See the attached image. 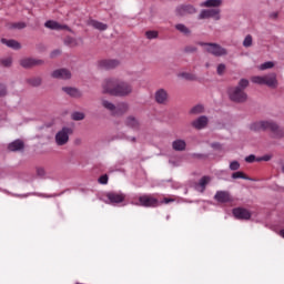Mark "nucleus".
<instances>
[{
  "instance_id": "nucleus-30",
  "label": "nucleus",
  "mask_w": 284,
  "mask_h": 284,
  "mask_svg": "<svg viewBox=\"0 0 284 284\" xmlns=\"http://www.w3.org/2000/svg\"><path fill=\"white\" fill-rule=\"evenodd\" d=\"M242 45L244 48H252V45H254V38H252V36L247 34L243 42H242Z\"/></svg>"
},
{
  "instance_id": "nucleus-26",
  "label": "nucleus",
  "mask_w": 284,
  "mask_h": 284,
  "mask_svg": "<svg viewBox=\"0 0 284 284\" xmlns=\"http://www.w3.org/2000/svg\"><path fill=\"white\" fill-rule=\"evenodd\" d=\"M212 181L210 176H204L200 180L199 184L196 185L197 192H203L205 190V186Z\"/></svg>"
},
{
  "instance_id": "nucleus-5",
  "label": "nucleus",
  "mask_w": 284,
  "mask_h": 284,
  "mask_svg": "<svg viewBox=\"0 0 284 284\" xmlns=\"http://www.w3.org/2000/svg\"><path fill=\"white\" fill-rule=\"evenodd\" d=\"M229 99L234 101L235 103H245L247 101V93L242 89H237L236 87H231L227 90Z\"/></svg>"
},
{
  "instance_id": "nucleus-34",
  "label": "nucleus",
  "mask_w": 284,
  "mask_h": 284,
  "mask_svg": "<svg viewBox=\"0 0 284 284\" xmlns=\"http://www.w3.org/2000/svg\"><path fill=\"white\" fill-rule=\"evenodd\" d=\"M232 179H244V181H252L250 176L245 175V173L237 171L232 174Z\"/></svg>"
},
{
  "instance_id": "nucleus-25",
  "label": "nucleus",
  "mask_w": 284,
  "mask_h": 284,
  "mask_svg": "<svg viewBox=\"0 0 284 284\" xmlns=\"http://www.w3.org/2000/svg\"><path fill=\"white\" fill-rule=\"evenodd\" d=\"M89 26H91V28H94L95 30H100V32L108 30V24L99 22L97 20H90Z\"/></svg>"
},
{
  "instance_id": "nucleus-29",
  "label": "nucleus",
  "mask_w": 284,
  "mask_h": 284,
  "mask_svg": "<svg viewBox=\"0 0 284 284\" xmlns=\"http://www.w3.org/2000/svg\"><path fill=\"white\" fill-rule=\"evenodd\" d=\"M71 119L72 121H83V119H85V113L81 111H74L71 114Z\"/></svg>"
},
{
  "instance_id": "nucleus-27",
  "label": "nucleus",
  "mask_w": 284,
  "mask_h": 284,
  "mask_svg": "<svg viewBox=\"0 0 284 284\" xmlns=\"http://www.w3.org/2000/svg\"><path fill=\"white\" fill-rule=\"evenodd\" d=\"M179 79H185V81H194L196 79V75H194V73H190V72H179L178 73Z\"/></svg>"
},
{
  "instance_id": "nucleus-2",
  "label": "nucleus",
  "mask_w": 284,
  "mask_h": 284,
  "mask_svg": "<svg viewBox=\"0 0 284 284\" xmlns=\"http://www.w3.org/2000/svg\"><path fill=\"white\" fill-rule=\"evenodd\" d=\"M250 130L253 132H258L261 130H270L275 139H283L284 131L278 126V123L274 122V120H260L252 122L250 124Z\"/></svg>"
},
{
  "instance_id": "nucleus-10",
  "label": "nucleus",
  "mask_w": 284,
  "mask_h": 284,
  "mask_svg": "<svg viewBox=\"0 0 284 284\" xmlns=\"http://www.w3.org/2000/svg\"><path fill=\"white\" fill-rule=\"evenodd\" d=\"M154 100L159 105H168L170 103V93L163 88L158 89L154 92Z\"/></svg>"
},
{
  "instance_id": "nucleus-9",
  "label": "nucleus",
  "mask_w": 284,
  "mask_h": 284,
  "mask_svg": "<svg viewBox=\"0 0 284 284\" xmlns=\"http://www.w3.org/2000/svg\"><path fill=\"white\" fill-rule=\"evenodd\" d=\"M205 50L213 57H227V49L223 48L221 44L206 43Z\"/></svg>"
},
{
  "instance_id": "nucleus-51",
  "label": "nucleus",
  "mask_w": 284,
  "mask_h": 284,
  "mask_svg": "<svg viewBox=\"0 0 284 284\" xmlns=\"http://www.w3.org/2000/svg\"><path fill=\"white\" fill-rule=\"evenodd\" d=\"M20 28H26V24H22Z\"/></svg>"
},
{
  "instance_id": "nucleus-45",
  "label": "nucleus",
  "mask_w": 284,
  "mask_h": 284,
  "mask_svg": "<svg viewBox=\"0 0 284 284\" xmlns=\"http://www.w3.org/2000/svg\"><path fill=\"white\" fill-rule=\"evenodd\" d=\"M272 159V156L270 155H264L262 158H257V162H261V161H270Z\"/></svg>"
},
{
  "instance_id": "nucleus-36",
  "label": "nucleus",
  "mask_w": 284,
  "mask_h": 284,
  "mask_svg": "<svg viewBox=\"0 0 284 284\" xmlns=\"http://www.w3.org/2000/svg\"><path fill=\"white\" fill-rule=\"evenodd\" d=\"M229 169L232 172H236V170H241V163L239 161H236V160L231 161L230 164H229Z\"/></svg>"
},
{
  "instance_id": "nucleus-39",
  "label": "nucleus",
  "mask_w": 284,
  "mask_h": 284,
  "mask_svg": "<svg viewBox=\"0 0 284 284\" xmlns=\"http://www.w3.org/2000/svg\"><path fill=\"white\" fill-rule=\"evenodd\" d=\"M1 64L4 67V68H10V65H12V58L9 57V58H4L1 60Z\"/></svg>"
},
{
  "instance_id": "nucleus-38",
  "label": "nucleus",
  "mask_w": 284,
  "mask_h": 284,
  "mask_svg": "<svg viewBox=\"0 0 284 284\" xmlns=\"http://www.w3.org/2000/svg\"><path fill=\"white\" fill-rule=\"evenodd\" d=\"M175 29H178L179 32H182V34H190V29L185 27V24H175Z\"/></svg>"
},
{
  "instance_id": "nucleus-4",
  "label": "nucleus",
  "mask_w": 284,
  "mask_h": 284,
  "mask_svg": "<svg viewBox=\"0 0 284 284\" xmlns=\"http://www.w3.org/2000/svg\"><path fill=\"white\" fill-rule=\"evenodd\" d=\"M119 79L118 78H106L103 80L101 88L102 94H110V97H114L116 91Z\"/></svg>"
},
{
  "instance_id": "nucleus-47",
  "label": "nucleus",
  "mask_w": 284,
  "mask_h": 284,
  "mask_svg": "<svg viewBox=\"0 0 284 284\" xmlns=\"http://www.w3.org/2000/svg\"><path fill=\"white\" fill-rule=\"evenodd\" d=\"M38 175L39 176H45V170H43V169H38Z\"/></svg>"
},
{
  "instance_id": "nucleus-24",
  "label": "nucleus",
  "mask_w": 284,
  "mask_h": 284,
  "mask_svg": "<svg viewBox=\"0 0 284 284\" xmlns=\"http://www.w3.org/2000/svg\"><path fill=\"white\" fill-rule=\"evenodd\" d=\"M8 149L10 150V152H19V150H23V141L16 140L9 143Z\"/></svg>"
},
{
  "instance_id": "nucleus-14",
  "label": "nucleus",
  "mask_w": 284,
  "mask_h": 284,
  "mask_svg": "<svg viewBox=\"0 0 284 284\" xmlns=\"http://www.w3.org/2000/svg\"><path fill=\"white\" fill-rule=\"evenodd\" d=\"M53 79H63L68 81V79H72V73L68 69H57L51 73Z\"/></svg>"
},
{
  "instance_id": "nucleus-11",
  "label": "nucleus",
  "mask_w": 284,
  "mask_h": 284,
  "mask_svg": "<svg viewBox=\"0 0 284 284\" xmlns=\"http://www.w3.org/2000/svg\"><path fill=\"white\" fill-rule=\"evenodd\" d=\"M233 216L239 221H250L252 219V212L244 207H237L233 210Z\"/></svg>"
},
{
  "instance_id": "nucleus-46",
  "label": "nucleus",
  "mask_w": 284,
  "mask_h": 284,
  "mask_svg": "<svg viewBox=\"0 0 284 284\" xmlns=\"http://www.w3.org/2000/svg\"><path fill=\"white\" fill-rule=\"evenodd\" d=\"M270 18L271 19H278V12L274 11V12L270 13Z\"/></svg>"
},
{
  "instance_id": "nucleus-41",
  "label": "nucleus",
  "mask_w": 284,
  "mask_h": 284,
  "mask_svg": "<svg viewBox=\"0 0 284 284\" xmlns=\"http://www.w3.org/2000/svg\"><path fill=\"white\" fill-rule=\"evenodd\" d=\"M146 37L149 39H156V37H159V32H156V31H148L146 32Z\"/></svg>"
},
{
  "instance_id": "nucleus-18",
  "label": "nucleus",
  "mask_w": 284,
  "mask_h": 284,
  "mask_svg": "<svg viewBox=\"0 0 284 284\" xmlns=\"http://www.w3.org/2000/svg\"><path fill=\"white\" fill-rule=\"evenodd\" d=\"M187 148V142L183 139H176L172 142V149L175 152H185V149Z\"/></svg>"
},
{
  "instance_id": "nucleus-8",
  "label": "nucleus",
  "mask_w": 284,
  "mask_h": 284,
  "mask_svg": "<svg viewBox=\"0 0 284 284\" xmlns=\"http://www.w3.org/2000/svg\"><path fill=\"white\" fill-rule=\"evenodd\" d=\"M159 201L150 195H142L139 200H132L131 205H142V207H154L158 205Z\"/></svg>"
},
{
  "instance_id": "nucleus-15",
  "label": "nucleus",
  "mask_w": 284,
  "mask_h": 284,
  "mask_svg": "<svg viewBox=\"0 0 284 284\" xmlns=\"http://www.w3.org/2000/svg\"><path fill=\"white\" fill-rule=\"evenodd\" d=\"M264 85L267 88L276 89L278 88V78L276 73H268L264 75Z\"/></svg>"
},
{
  "instance_id": "nucleus-3",
  "label": "nucleus",
  "mask_w": 284,
  "mask_h": 284,
  "mask_svg": "<svg viewBox=\"0 0 284 284\" xmlns=\"http://www.w3.org/2000/svg\"><path fill=\"white\" fill-rule=\"evenodd\" d=\"M73 132L74 129H72V126H63L54 135L55 145L59 148L68 145L70 142V136H72Z\"/></svg>"
},
{
  "instance_id": "nucleus-1",
  "label": "nucleus",
  "mask_w": 284,
  "mask_h": 284,
  "mask_svg": "<svg viewBox=\"0 0 284 284\" xmlns=\"http://www.w3.org/2000/svg\"><path fill=\"white\" fill-rule=\"evenodd\" d=\"M221 6H223V0H204L200 3V8H211L203 9L199 19H214L215 21L221 20Z\"/></svg>"
},
{
  "instance_id": "nucleus-21",
  "label": "nucleus",
  "mask_w": 284,
  "mask_h": 284,
  "mask_svg": "<svg viewBox=\"0 0 284 284\" xmlns=\"http://www.w3.org/2000/svg\"><path fill=\"white\" fill-rule=\"evenodd\" d=\"M124 123L128 128H131L132 130H139V128H141V123L134 116H128Z\"/></svg>"
},
{
  "instance_id": "nucleus-16",
  "label": "nucleus",
  "mask_w": 284,
  "mask_h": 284,
  "mask_svg": "<svg viewBox=\"0 0 284 284\" xmlns=\"http://www.w3.org/2000/svg\"><path fill=\"white\" fill-rule=\"evenodd\" d=\"M62 92L72 99H81V97H83V92L74 87H63Z\"/></svg>"
},
{
  "instance_id": "nucleus-49",
  "label": "nucleus",
  "mask_w": 284,
  "mask_h": 284,
  "mask_svg": "<svg viewBox=\"0 0 284 284\" xmlns=\"http://www.w3.org/2000/svg\"><path fill=\"white\" fill-rule=\"evenodd\" d=\"M129 141H131V143H134L136 141V138L131 136V138H129Z\"/></svg>"
},
{
  "instance_id": "nucleus-50",
  "label": "nucleus",
  "mask_w": 284,
  "mask_h": 284,
  "mask_svg": "<svg viewBox=\"0 0 284 284\" xmlns=\"http://www.w3.org/2000/svg\"><path fill=\"white\" fill-rule=\"evenodd\" d=\"M280 236H282V239H284V229L280 231Z\"/></svg>"
},
{
  "instance_id": "nucleus-22",
  "label": "nucleus",
  "mask_w": 284,
  "mask_h": 284,
  "mask_svg": "<svg viewBox=\"0 0 284 284\" xmlns=\"http://www.w3.org/2000/svg\"><path fill=\"white\" fill-rule=\"evenodd\" d=\"M44 26L49 30H68V28L65 26L60 24L59 22H57L54 20L47 21Z\"/></svg>"
},
{
  "instance_id": "nucleus-40",
  "label": "nucleus",
  "mask_w": 284,
  "mask_h": 284,
  "mask_svg": "<svg viewBox=\"0 0 284 284\" xmlns=\"http://www.w3.org/2000/svg\"><path fill=\"white\" fill-rule=\"evenodd\" d=\"M64 43H67V45H77V39L68 37L65 38Z\"/></svg>"
},
{
  "instance_id": "nucleus-6",
  "label": "nucleus",
  "mask_w": 284,
  "mask_h": 284,
  "mask_svg": "<svg viewBox=\"0 0 284 284\" xmlns=\"http://www.w3.org/2000/svg\"><path fill=\"white\" fill-rule=\"evenodd\" d=\"M102 200L104 203H108L109 205H119L121 203H124L125 201V194L122 192H108Z\"/></svg>"
},
{
  "instance_id": "nucleus-12",
  "label": "nucleus",
  "mask_w": 284,
  "mask_h": 284,
  "mask_svg": "<svg viewBox=\"0 0 284 284\" xmlns=\"http://www.w3.org/2000/svg\"><path fill=\"white\" fill-rule=\"evenodd\" d=\"M210 123V119L205 115H201L191 122L192 128L195 130H205Z\"/></svg>"
},
{
  "instance_id": "nucleus-43",
  "label": "nucleus",
  "mask_w": 284,
  "mask_h": 284,
  "mask_svg": "<svg viewBox=\"0 0 284 284\" xmlns=\"http://www.w3.org/2000/svg\"><path fill=\"white\" fill-rule=\"evenodd\" d=\"M99 183H101V185H108V175H101L99 178Z\"/></svg>"
},
{
  "instance_id": "nucleus-48",
  "label": "nucleus",
  "mask_w": 284,
  "mask_h": 284,
  "mask_svg": "<svg viewBox=\"0 0 284 284\" xmlns=\"http://www.w3.org/2000/svg\"><path fill=\"white\" fill-rule=\"evenodd\" d=\"M174 200H172V199H168V197H165L164 200H163V203H172Z\"/></svg>"
},
{
  "instance_id": "nucleus-35",
  "label": "nucleus",
  "mask_w": 284,
  "mask_h": 284,
  "mask_svg": "<svg viewBox=\"0 0 284 284\" xmlns=\"http://www.w3.org/2000/svg\"><path fill=\"white\" fill-rule=\"evenodd\" d=\"M227 70V67L225 65V63H220L216 67V74H219V77H223V74H225Z\"/></svg>"
},
{
  "instance_id": "nucleus-32",
  "label": "nucleus",
  "mask_w": 284,
  "mask_h": 284,
  "mask_svg": "<svg viewBox=\"0 0 284 284\" xmlns=\"http://www.w3.org/2000/svg\"><path fill=\"white\" fill-rule=\"evenodd\" d=\"M191 114H203L205 112V106L203 104H197L191 109Z\"/></svg>"
},
{
  "instance_id": "nucleus-37",
  "label": "nucleus",
  "mask_w": 284,
  "mask_h": 284,
  "mask_svg": "<svg viewBox=\"0 0 284 284\" xmlns=\"http://www.w3.org/2000/svg\"><path fill=\"white\" fill-rule=\"evenodd\" d=\"M181 9L184 12H187L189 14H194L196 12V8H194V6H192V4L183 6V7H181Z\"/></svg>"
},
{
  "instance_id": "nucleus-19",
  "label": "nucleus",
  "mask_w": 284,
  "mask_h": 284,
  "mask_svg": "<svg viewBox=\"0 0 284 284\" xmlns=\"http://www.w3.org/2000/svg\"><path fill=\"white\" fill-rule=\"evenodd\" d=\"M100 103L104 110H108L113 114L116 113V105L112 101L108 100L106 98H101Z\"/></svg>"
},
{
  "instance_id": "nucleus-20",
  "label": "nucleus",
  "mask_w": 284,
  "mask_h": 284,
  "mask_svg": "<svg viewBox=\"0 0 284 284\" xmlns=\"http://www.w3.org/2000/svg\"><path fill=\"white\" fill-rule=\"evenodd\" d=\"M215 201H217L219 203H227L230 201H232V197L230 196V193L225 192V191H219L215 194Z\"/></svg>"
},
{
  "instance_id": "nucleus-17",
  "label": "nucleus",
  "mask_w": 284,
  "mask_h": 284,
  "mask_svg": "<svg viewBox=\"0 0 284 284\" xmlns=\"http://www.w3.org/2000/svg\"><path fill=\"white\" fill-rule=\"evenodd\" d=\"M121 62L116 59L101 60L100 68H104V70H114V68H119Z\"/></svg>"
},
{
  "instance_id": "nucleus-42",
  "label": "nucleus",
  "mask_w": 284,
  "mask_h": 284,
  "mask_svg": "<svg viewBox=\"0 0 284 284\" xmlns=\"http://www.w3.org/2000/svg\"><path fill=\"white\" fill-rule=\"evenodd\" d=\"M246 163H254V161H258L254 154H251L245 158Z\"/></svg>"
},
{
  "instance_id": "nucleus-31",
  "label": "nucleus",
  "mask_w": 284,
  "mask_h": 284,
  "mask_svg": "<svg viewBox=\"0 0 284 284\" xmlns=\"http://www.w3.org/2000/svg\"><path fill=\"white\" fill-rule=\"evenodd\" d=\"M252 83L257 85H265V75H255L251 78Z\"/></svg>"
},
{
  "instance_id": "nucleus-13",
  "label": "nucleus",
  "mask_w": 284,
  "mask_h": 284,
  "mask_svg": "<svg viewBox=\"0 0 284 284\" xmlns=\"http://www.w3.org/2000/svg\"><path fill=\"white\" fill-rule=\"evenodd\" d=\"M22 68H34V65H43V60L34 58H23L20 60Z\"/></svg>"
},
{
  "instance_id": "nucleus-44",
  "label": "nucleus",
  "mask_w": 284,
  "mask_h": 284,
  "mask_svg": "<svg viewBox=\"0 0 284 284\" xmlns=\"http://www.w3.org/2000/svg\"><path fill=\"white\" fill-rule=\"evenodd\" d=\"M6 94H8V90L0 83V97H6Z\"/></svg>"
},
{
  "instance_id": "nucleus-23",
  "label": "nucleus",
  "mask_w": 284,
  "mask_h": 284,
  "mask_svg": "<svg viewBox=\"0 0 284 284\" xmlns=\"http://www.w3.org/2000/svg\"><path fill=\"white\" fill-rule=\"evenodd\" d=\"M1 43L7 45V48H11L12 50H21V43H19L17 40L2 39Z\"/></svg>"
},
{
  "instance_id": "nucleus-33",
  "label": "nucleus",
  "mask_w": 284,
  "mask_h": 284,
  "mask_svg": "<svg viewBox=\"0 0 284 284\" xmlns=\"http://www.w3.org/2000/svg\"><path fill=\"white\" fill-rule=\"evenodd\" d=\"M250 85V80L241 79L235 88L245 92V89Z\"/></svg>"
},
{
  "instance_id": "nucleus-28",
  "label": "nucleus",
  "mask_w": 284,
  "mask_h": 284,
  "mask_svg": "<svg viewBox=\"0 0 284 284\" xmlns=\"http://www.w3.org/2000/svg\"><path fill=\"white\" fill-rule=\"evenodd\" d=\"M275 65H276V62L267 61V62H263L262 64H260L257 67V70H261L263 72L265 70H272V68H274Z\"/></svg>"
},
{
  "instance_id": "nucleus-7",
  "label": "nucleus",
  "mask_w": 284,
  "mask_h": 284,
  "mask_svg": "<svg viewBox=\"0 0 284 284\" xmlns=\"http://www.w3.org/2000/svg\"><path fill=\"white\" fill-rule=\"evenodd\" d=\"M132 91L133 89L130 82L118 79L114 97H130V94H132Z\"/></svg>"
}]
</instances>
